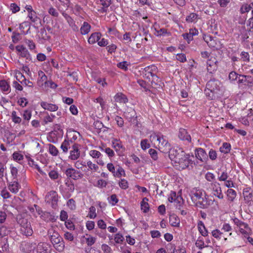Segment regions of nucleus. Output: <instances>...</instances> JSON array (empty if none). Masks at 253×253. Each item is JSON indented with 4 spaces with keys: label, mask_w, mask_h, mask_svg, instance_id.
<instances>
[{
    "label": "nucleus",
    "mask_w": 253,
    "mask_h": 253,
    "mask_svg": "<svg viewBox=\"0 0 253 253\" xmlns=\"http://www.w3.org/2000/svg\"><path fill=\"white\" fill-rule=\"evenodd\" d=\"M169 158L176 169H184L192 163L190 156L186 154L181 148L176 147L170 149Z\"/></svg>",
    "instance_id": "f257e3e1"
},
{
    "label": "nucleus",
    "mask_w": 253,
    "mask_h": 253,
    "mask_svg": "<svg viewBox=\"0 0 253 253\" xmlns=\"http://www.w3.org/2000/svg\"><path fill=\"white\" fill-rule=\"evenodd\" d=\"M189 194L192 202L196 206L202 208L206 205L205 193L203 190L193 188L190 190Z\"/></svg>",
    "instance_id": "f03ea898"
},
{
    "label": "nucleus",
    "mask_w": 253,
    "mask_h": 253,
    "mask_svg": "<svg viewBox=\"0 0 253 253\" xmlns=\"http://www.w3.org/2000/svg\"><path fill=\"white\" fill-rule=\"evenodd\" d=\"M151 142L157 145L160 150L162 151L169 149V144L168 140L162 134H152L150 136Z\"/></svg>",
    "instance_id": "7ed1b4c3"
},
{
    "label": "nucleus",
    "mask_w": 253,
    "mask_h": 253,
    "mask_svg": "<svg viewBox=\"0 0 253 253\" xmlns=\"http://www.w3.org/2000/svg\"><path fill=\"white\" fill-rule=\"evenodd\" d=\"M17 222L20 224L21 233L26 236H31L33 231L31 223L28 221V219L21 216L17 218Z\"/></svg>",
    "instance_id": "20e7f679"
},
{
    "label": "nucleus",
    "mask_w": 253,
    "mask_h": 253,
    "mask_svg": "<svg viewBox=\"0 0 253 253\" xmlns=\"http://www.w3.org/2000/svg\"><path fill=\"white\" fill-rule=\"evenodd\" d=\"M157 67L155 65H150L144 68L142 71V74L143 77L146 79L150 80L152 79V81L156 80L157 81L158 77L156 75L157 72Z\"/></svg>",
    "instance_id": "39448f33"
},
{
    "label": "nucleus",
    "mask_w": 253,
    "mask_h": 253,
    "mask_svg": "<svg viewBox=\"0 0 253 253\" xmlns=\"http://www.w3.org/2000/svg\"><path fill=\"white\" fill-rule=\"evenodd\" d=\"M203 39L208 46L213 49L219 50L221 47L220 41L215 37H212L210 35H204Z\"/></svg>",
    "instance_id": "423d86ee"
},
{
    "label": "nucleus",
    "mask_w": 253,
    "mask_h": 253,
    "mask_svg": "<svg viewBox=\"0 0 253 253\" xmlns=\"http://www.w3.org/2000/svg\"><path fill=\"white\" fill-rule=\"evenodd\" d=\"M106 167L107 169L112 173L115 177L121 178L126 175L124 169L120 166L118 165L115 168L113 163H109L107 164Z\"/></svg>",
    "instance_id": "0eeeda50"
},
{
    "label": "nucleus",
    "mask_w": 253,
    "mask_h": 253,
    "mask_svg": "<svg viewBox=\"0 0 253 253\" xmlns=\"http://www.w3.org/2000/svg\"><path fill=\"white\" fill-rule=\"evenodd\" d=\"M57 225L53 223L51 225L50 228L48 230V235L49 236L52 244L58 243L57 242H59V241L62 239L57 230Z\"/></svg>",
    "instance_id": "6e6552de"
},
{
    "label": "nucleus",
    "mask_w": 253,
    "mask_h": 253,
    "mask_svg": "<svg viewBox=\"0 0 253 253\" xmlns=\"http://www.w3.org/2000/svg\"><path fill=\"white\" fill-rule=\"evenodd\" d=\"M124 117L128 122L134 125H137V116L135 110L132 108H127L124 113Z\"/></svg>",
    "instance_id": "1a4fd4ad"
},
{
    "label": "nucleus",
    "mask_w": 253,
    "mask_h": 253,
    "mask_svg": "<svg viewBox=\"0 0 253 253\" xmlns=\"http://www.w3.org/2000/svg\"><path fill=\"white\" fill-rule=\"evenodd\" d=\"M81 145L77 143H74L72 145L68 158L72 161L77 160L81 156L80 148Z\"/></svg>",
    "instance_id": "9d476101"
},
{
    "label": "nucleus",
    "mask_w": 253,
    "mask_h": 253,
    "mask_svg": "<svg viewBox=\"0 0 253 253\" xmlns=\"http://www.w3.org/2000/svg\"><path fill=\"white\" fill-rule=\"evenodd\" d=\"M45 201L50 204L53 208L56 209L58 201V195L57 193L54 191L49 192L45 197Z\"/></svg>",
    "instance_id": "9b49d317"
},
{
    "label": "nucleus",
    "mask_w": 253,
    "mask_h": 253,
    "mask_svg": "<svg viewBox=\"0 0 253 253\" xmlns=\"http://www.w3.org/2000/svg\"><path fill=\"white\" fill-rule=\"evenodd\" d=\"M65 173L68 177L72 178L74 180H77L82 178L83 176V174L81 172V171L75 169L73 168L67 169L65 170Z\"/></svg>",
    "instance_id": "f8f14e48"
},
{
    "label": "nucleus",
    "mask_w": 253,
    "mask_h": 253,
    "mask_svg": "<svg viewBox=\"0 0 253 253\" xmlns=\"http://www.w3.org/2000/svg\"><path fill=\"white\" fill-rule=\"evenodd\" d=\"M88 154L93 159H96V162L98 165L102 166L104 165L105 163L102 159L103 155L99 151L91 150L89 151Z\"/></svg>",
    "instance_id": "ddd939ff"
},
{
    "label": "nucleus",
    "mask_w": 253,
    "mask_h": 253,
    "mask_svg": "<svg viewBox=\"0 0 253 253\" xmlns=\"http://www.w3.org/2000/svg\"><path fill=\"white\" fill-rule=\"evenodd\" d=\"M51 246L45 242H41L37 246L36 253H51Z\"/></svg>",
    "instance_id": "4468645a"
},
{
    "label": "nucleus",
    "mask_w": 253,
    "mask_h": 253,
    "mask_svg": "<svg viewBox=\"0 0 253 253\" xmlns=\"http://www.w3.org/2000/svg\"><path fill=\"white\" fill-rule=\"evenodd\" d=\"M81 137L80 133L72 128L68 129L67 131L66 137L67 139L70 140L72 143L77 140L78 139H80Z\"/></svg>",
    "instance_id": "2eb2a0df"
},
{
    "label": "nucleus",
    "mask_w": 253,
    "mask_h": 253,
    "mask_svg": "<svg viewBox=\"0 0 253 253\" xmlns=\"http://www.w3.org/2000/svg\"><path fill=\"white\" fill-rule=\"evenodd\" d=\"M212 235L214 237L213 239V245L216 247V251H220V239L221 233L218 229L214 230L212 231Z\"/></svg>",
    "instance_id": "dca6fc26"
},
{
    "label": "nucleus",
    "mask_w": 253,
    "mask_h": 253,
    "mask_svg": "<svg viewBox=\"0 0 253 253\" xmlns=\"http://www.w3.org/2000/svg\"><path fill=\"white\" fill-rule=\"evenodd\" d=\"M36 244L32 242H23L21 245V250L25 253H30L35 249Z\"/></svg>",
    "instance_id": "f3484780"
},
{
    "label": "nucleus",
    "mask_w": 253,
    "mask_h": 253,
    "mask_svg": "<svg viewBox=\"0 0 253 253\" xmlns=\"http://www.w3.org/2000/svg\"><path fill=\"white\" fill-rule=\"evenodd\" d=\"M40 105L44 110H47L50 112H55L58 109V106L57 105L45 101L41 102Z\"/></svg>",
    "instance_id": "a211bd4d"
},
{
    "label": "nucleus",
    "mask_w": 253,
    "mask_h": 253,
    "mask_svg": "<svg viewBox=\"0 0 253 253\" xmlns=\"http://www.w3.org/2000/svg\"><path fill=\"white\" fill-rule=\"evenodd\" d=\"M112 146L117 153H120L124 150V147L120 139L113 138L112 140Z\"/></svg>",
    "instance_id": "6ab92c4d"
},
{
    "label": "nucleus",
    "mask_w": 253,
    "mask_h": 253,
    "mask_svg": "<svg viewBox=\"0 0 253 253\" xmlns=\"http://www.w3.org/2000/svg\"><path fill=\"white\" fill-rule=\"evenodd\" d=\"M10 170L11 176L10 177H8V175L5 173V177L7 182H9V181H12L13 180H17V177L18 174V169H17L11 165L10 167Z\"/></svg>",
    "instance_id": "aec40b11"
},
{
    "label": "nucleus",
    "mask_w": 253,
    "mask_h": 253,
    "mask_svg": "<svg viewBox=\"0 0 253 253\" xmlns=\"http://www.w3.org/2000/svg\"><path fill=\"white\" fill-rule=\"evenodd\" d=\"M8 183V189L13 193H17L20 188V185L17 180H13L11 182L9 181Z\"/></svg>",
    "instance_id": "412c9836"
},
{
    "label": "nucleus",
    "mask_w": 253,
    "mask_h": 253,
    "mask_svg": "<svg viewBox=\"0 0 253 253\" xmlns=\"http://www.w3.org/2000/svg\"><path fill=\"white\" fill-rule=\"evenodd\" d=\"M212 194L219 199L221 198V188L219 183L215 182L212 185Z\"/></svg>",
    "instance_id": "4be33fe9"
},
{
    "label": "nucleus",
    "mask_w": 253,
    "mask_h": 253,
    "mask_svg": "<svg viewBox=\"0 0 253 253\" xmlns=\"http://www.w3.org/2000/svg\"><path fill=\"white\" fill-rule=\"evenodd\" d=\"M0 89L4 93L8 94L11 91L9 84L4 80L0 81Z\"/></svg>",
    "instance_id": "5701e85b"
},
{
    "label": "nucleus",
    "mask_w": 253,
    "mask_h": 253,
    "mask_svg": "<svg viewBox=\"0 0 253 253\" xmlns=\"http://www.w3.org/2000/svg\"><path fill=\"white\" fill-rule=\"evenodd\" d=\"M38 84L40 87L43 86L44 83L47 81V77L44 72L41 70L38 72Z\"/></svg>",
    "instance_id": "b1692460"
},
{
    "label": "nucleus",
    "mask_w": 253,
    "mask_h": 253,
    "mask_svg": "<svg viewBox=\"0 0 253 253\" xmlns=\"http://www.w3.org/2000/svg\"><path fill=\"white\" fill-rule=\"evenodd\" d=\"M179 138L182 140H186L188 142L191 141V136L188 134L187 130L184 128H180L178 133Z\"/></svg>",
    "instance_id": "393cba45"
},
{
    "label": "nucleus",
    "mask_w": 253,
    "mask_h": 253,
    "mask_svg": "<svg viewBox=\"0 0 253 253\" xmlns=\"http://www.w3.org/2000/svg\"><path fill=\"white\" fill-rule=\"evenodd\" d=\"M101 37V34L99 32H95L91 34L88 39V42L89 44H93L98 42Z\"/></svg>",
    "instance_id": "a878e982"
},
{
    "label": "nucleus",
    "mask_w": 253,
    "mask_h": 253,
    "mask_svg": "<svg viewBox=\"0 0 253 253\" xmlns=\"http://www.w3.org/2000/svg\"><path fill=\"white\" fill-rule=\"evenodd\" d=\"M200 19V17L198 14H197L196 13L192 12V13H190L188 15H187L186 16L185 20L187 23H195Z\"/></svg>",
    "instance_id": "bb28decb"
},
{
    "label": "nucleus",
    "mask_w": 253,
    "mask_h": 253,
    "mask_svg": "<svg viewBox=\"0 0 253 253\" xmlns=\"http://www.w3.org/2000/svg\"><path fill=\"white\" fill-rule=\"evenodd\" d=\"M228 177V176L227 172H222V181H224L223 183H222V185L229 188L234 187V183L231 180H227Z\"/></svg>",
    "instance_id": "cd10ccee"
},
{
    "label": "nucleus",
    "mask_w": 253,
    "mask_h": 253,
    "mask_svg": "<svg viewBox=\"0 0 253 253\" xmlns=\"http://www.w3.org/2000/svg\"><path fill=\"white\" fill-rule=\"evenodd\" d=\"M16 50L18 52L19 55L22 57H27L29 52L25 47L22 45H18L15 47Z\"/></svg>",
    "instance_id": "c85d7f7f"
},
{
    "label": "nucleus",
    "mask_w": 253,
    "mask_h": 253,
    "mask_svg": "<svg viewBox=\"0 0 253 253\" xmlns=\"http://www.w3.org/2000/svg\"><path fill=\"white\" fill-rule=\"evenodd\" d=\"M73 144V143H72L70 140L66 138L62 143L60 148L62 149L63 153H67L69 149L71 148L72 145Z\"/></svg>",
    "instance_id": "c756f323"
},
{
    "label": "nucleus",
    "mask_w": 253,
    "mask_h": 253,
    "mask_svg": "<svg viewBox=\"0 0 253 253\" xmlns=\"http://www.w3.org/2000/svg\"><path fill=\"white\" fill-rule=\"evenodd\" d=\"M196 158L202 162L205 161L207 159V154L202 148H198L195 152Z\"/></svg>",
    "instance_id": "7c9ffc66"
},
{
    "label": "nucleus",
    "mask_w": 253,
    "mask_h": 253,
    "mask_svg": "<svg viewBox=\"0 0 253 253\" xmlns=\"http://www.w3.org/2000/svg\"><path fill=\"white\" fill-rule=\"evenodd\" d=\"M91 26L87 22H84L80 28L81 34L83 35L87 34L90 31Z\"/></svg>",
    "instance_id": "2f4dec72"
},
{
    "label": "nucleus",
    "mask_w": 253,
    "mask_h": 253,
    "mask_svg": "<svg viewBox=\"0 0 253 253\" xmlns=\"http://www.w3.org/2000/svg\"><path fill=\"white\" fill-rule=\"evenodd\" d=\"M114 99L116 102L119 103H126L128 101L126 96L122 93H117L114 97Z\"/></svg>",
    "instance_id": "473e14b6"
},
{
    "label": "nucleus",
    "mask_w": 253,
    "mask_h": 253,
    "mask_svg": "<svg viewBox=\"0 0 253 253\" xmlns=\"http://www.w3.org/2000/svg\"><path fill=\"white\" fill-rule=\"evenodd\" d=\"M148 199L147 198H144L141 202V210L143 212L147 213L149 211V205L148 203Z\"/></svg>",
    "instance_id": "72a5a7b5"
},
{
    "label": "nucleus",
    "mask_w": 253,
    "mask_h": 253,
    "mask_svg": "<svg viewBox=\"0 0 253 253\" xmlns=\"http://www.w3.org/2000/svg\"><path fill=\"white\" fill-rule=\"evenodd\" d=\"M198 230L201 235L203 236L208 235V231L206 229L204 223L202 221H199L198 223Z\"/></svg>",
    "instance_id": "f704fd0d"
},
{
    "label": "nucleus",
    "mask_w": 253,
    "mask_h": 253,
    "mask_svg": "<svg viewBox=\"0 0 253 253\" xmlns=\"http://www.w3.org/2000/svg\"><path fill=\"white\" fill-rule=\"evenodd\" d=\"M99 149L101 151L104 152L110 159L113 158L115 156V152L109 147L100 146Z\"/></svg>",
    "instance_id": "c9c22d12"
},
{
    "label": "nucleus",
    "mask_w": 253,
    "mask_h": 253,
    "mask_svg": "<svg viewBox=\"0 0 253 253\" xmlns=\"http://www.w3.org/2000/svg\"><path fill=\"white\" fill-rule=\"evenodd\" d=\"M228 200L230 201H233L236 197V192L235 190L232 189H228L226 191H225Z\"/></svg>",
    "instance_id": "e433bc0d"
},
{
    "label": "nucleus",
    "mask_w": 253,
    "mask_h": 253,
    "mask_svg": "<svg viewBox=\"0 0 253 253\" xmlns=\"http://www.w3.org/2000/svg\"><path fill=\"white\" fill-rule=\"evenodd\" d=\"M248 188L244 189L243 190V196L246 203H249L252 200L253 194L249 192Z\"/></svg>",
    "instance_id": "4c0bfd02"
},
{
    "label": "nucleus",
    "mask_w": 253,
    "mask_h": 253,
    "mask_svg": "<svg viewBox=\"0 0 253 253\" xmlns=\"http://www.w3.org/2000/svg\"><path fill=\"white\" fill-rule=\"evenodd\" d=\"M169 222L172 226L178 227L180 224L179 219L175 215H170Z\"/></svg>",
    "instance_id": "58836bf2"
},
{
    "label": "nucleus",
    "mask_w": 253,
    "mask_h": 253,
    "mask_svg": "<svg viewBox=\"0 0 253 253\" xmlns=\"http://www.w3.org/2000/svg\"><path fill=\"white\" fill-rule=\"evenodd\" d=\"M57 87V85L54 82H53L51 80L47 81L44 84L43 86L41 87L44 89H47L48 88H51L52 89H55Z\"/></svg>",
    "instance_id": "ea45409f"
},
{
    "label": "nucleus",
    "mask_w": 253,
    "mask_h": 253,
    "mask_svg": "<svg viewBox=\"0 0 253 253\" xmlns=\"http://www.w3.org/2000/svg\"><path fill=\"white\" fill-rule=\"evenodd\" d=\"M58 243H52L54 248L59 252H62L63 251L65 247L64 243L63 241V240L59 241V242H57Z\"/></svg>",
    "instance_id": "a19ab883"
},
{
    "label": "nucleus",
    "mask_w": 253,
    "mask_h": 253,
    "mask_svg": "<svg viewBox=\"0 0 253 253\" xmlns=\"http://www.w3.org/2000/svg\"><path fill=\"white\" fill-rule=\"evenodd\" d=\"M11 117L12 122L15 124H20L22 122L21 118L17 115L15 111L12 112Z\"/></svg>",
    "instance_id": "79ce46f5"
},
{
    "label": "nucleus",
    "mask_w": 253,
    "mask_h": 253,
    "mask_svg": "<svg viewBox=\"0 0 253 253\" xmlns=\"http://www.w3.org/2000/svg\"><path fill=\"white\" fill-rule=\"evenodd\" d=\"M155 30L157 32V36H169L170 35V33L165 28H162L159 30L155 29Z\"/></svg>",
    "instance_id": "37998d69"
},
{
    "label": "nucleus",
    "mask_w": 253,
    "mask_h": 253,
    "mask_svg": "<svg viewBox=\"0 0 253 253\" xmlns=\"http://www.w3.org/2000/svg\"><path fill=\"white\" fill-rule=\"evenodd\" d=\"M109 203L112 206L116 205L119 202V199L116 194H112L108 198Z\"/></svg>",
    "instance_id": "c03bdc74"
},
{
    "label": "nucleus",
    "mask_w": 253,
    "mask_h": 253,
    "mask_svg": "<svg viewBox=\"0 0 253 253\" xmlns=\"http://www.w3.org/2000/svg\"><path fill=\"white\" fill-rule=\"evenodd\" d=\"M49 153L53 156H57L58 155L59 151L57 148L52 144L48 145Z\"/></svg>",
    "instance_id": "a18cd8bd"
},
{
    "label": "nucleus",
    "mask_w": 253,
    "mask_h": 253,
    "mask_svg": "<svg viewBox=\"0 0 253 253\" xmlns=\"http://www.w3.org/2000/svg\"><path fill=\"white\" fill-rule=\"evenodd\" d=\"M23 118L25 121L29 122L32 117V112L30 110H25L22 114Z\"/></svg>",
    "instance_id": "49530a36"
},
{
    "label": "nucleus",
    "mask_w": 253,
    "mask_h": 253,
    "mask_svg": "<svg viewBox=\"0 0 253 253\" xmlns=\"http://www.w3.org/2000/svg\"><path fill=\"white\" fill-rule=\"evenodd\" d=\"M124 239L123 235L120 233L116 234L114 236V241L117 244H122Z\"/></svg>",
    "instance_id": "de8ad7c7"
},
{
    "label": "nucleus",
    "mask_w": 253,
    "mask_h": 253,
    "mask_svg": "<svg viewBox=\"0 0 253 253\" xmlns=\"http://www.w3.org/2000/svg\"><path fill=\"white\" fill-rule=\"evenodd\" d=\"M86 165L88 167V169L93 171H97L99 169V167L90 161H88L86 163Z\"/></svg>",
    "instance_id": "09e8293b"
},
{
    "label": "nucleus",
    "mask_w": 253,
    "mask_h": 253,
    "mask_svg": "<svg viewBox=\"0 0 253 253\" xmlns=\"http://www.w3.org/2000/svg\"><path fill=\"white\" fill-rule=\"evenodd\" d=\"M96 216L95 208L94 206L90 207L87 216L90 219H94Z\"/></svg>",
    "instance_id": "8fccbe9b"
},
{
    "label": "nucleus",
    "mask_w": 253,
    "mask_h": 253,
    "mask_svg": "<svg viewBox=\"0 0 253 253\" xmlns=\"http://www.w3.org/2000/svg\"><path fill=\"white\" fill-rule=\"evenodd\" d=\"M130 65L127 61L120 62L117 64V67L124 71H126L128 69V66Z\"/></svg>",
    "instance_id": "3c124183"
},
{
    "label": "nucleus",
    "mask_w": 253,
    "mask_h": 253,
    "mask_svg": "<svg viewBox=\"0 0 253 253\" xmlns=\"http://www.w3.org/2000/svg\"><path fill=\"white\" fill-rule=\"evenodd\" d=\"M9 233V230L5 226H0V238L7 236Z\"/></svg>",
    "instance_id": "603ef678"
},
{
    "label": "nucleus",
    "mask_w": 253,
    "mask_h": 253,
    "mask_svg": "<svg viewBox=\"0 0 253 253\" xmlns=\"http://www.w3.org/2000/svg\"><path fill=\"white\" fill-rule=\"evenodd\" d=\"M85 166V163L83 161L76 160L74 163V167L78 169H82Z\"/></svg>",
    "instance_id": "864d4df0"
},
{
    "label": "nucleus",
    "mask_w": 253,
    "mask_h": 253,
    "mask_svg": "<svg viewBox=\"0 0 253 253\" xmlns=\"http://www.w3.org/2000/svg\"><path fill=\"white\" fill-rule=\"evenodd\" d=\"M231 150V145L227 142L222 143V153L227 154L230 152Z\"/></svg>",
    "instance_id": "5fc2aeb1"
},
{
    "label": "nucleus",
    "mask_w": 253,
    "mask_h": 253,
    "mask_svg": "<svg viewBox=\"0 0 253 253\" xmlns=\"http://www.w3.org/2000/svg\"><path fill=\"white\" fill-rule=\"evenodd\" d=\"M141 148L142 150H145L150 147L148 140L146 139H142L140 142Z\"/></svg>",
    "instance_id": "6e6d98bb"
},
{
    "label": "nucleus",
    "mask_w": 253,
    "mask_h": 253,
    "mask_svg": "<svg viewBox=\"0 0 253 253\" xmlns=\"http://www.w3.org/2000/svg\"><path fill=\"white\" fill-rule=\"evenodd\" d=\"M120 187L122 189H126L128 187V183L125 179H121L119 182Z\"/></svg>",
    "instance_id": "4d7b16f0"
},
{
    "label": "nucleus",
    "mask_w": 253,
    "mask_h": 253,
    "mask_svg": "<svg viewBox=\"0 0 253 253\" xmlns=\"http://www.w3.org/2000/svg\"><path fill=\"white\" fill-rule=\"evenodd\" d=\"M13 159L14 161L19 162L22 160L24 158L23 155L20 153L19 152H15L12 155Z\"/></svg>",
    "instance_id": "13d9d810"
},
{
    "label": "nucleus",
    "mask_w": 253,
    "mask_h": 253,
    "mask_svg": "<svg viewBox=\"0 0 253 253\" xmlns=\"http://www.w3.org/2000/svg\"><path fill=\"white\" fill-rule=\"evenodd\" d=\"M55 116L52 114L49 115L48 113L46 114V115L43 118V122L45 124H47L49 123H51L53 122L54 118Z\"/></svg>",
    "instance_id": "bf43d9fd"
},
{
    "label": "nucleus",
    "mask_w": 253,
    "mask_h": 253,
    "mask_svg": "<svg viewBox=\"0 0 253 253\" xmlns=\"http://www.w3.org/2000/svg\"><path fill=\"white\" fill-rule=\"evenodd\" d=\"M96 238L90 235L87 236L85 238L86 243L88 246H91L93 245L96 241Z\"/></svg>",
    "instance_id": "052dcab7"
},
{
    "label": "nucleus",
    "mask_w": 253,
    "mask_h": 253,
    "mask_svg": "<svg viewBox=\"0 0 253 253\" xmlns=\"http://www.w3.org/2000/svg\"><path fill=\"white\" fill-rule=\"evenodd\" d=\"M234 223L238 227H243L244 228L248 227V224L244 222H242L239 220L237 218H235L233 219Z\"/></svg>",
    "instance_id": "680f3d73"
},
{
    "label": "nucleus",
    "mask_w": 253,
    "mask_h": 253,
    "mask_svg": "<svg viewBox=\"0 0 253 253\" xmlns=\"http://www.w3.org/2000/svg\"><path fill=\"white\" fill-rule=\"evenodd\" d=\"M9 8L12 13H15L20 10V7L15 3H11Z\"/></svg>",
    "instance_id": "e2e57ef3"
},
{
    "label": "nucleus",
    "mask_w": 253,
    "mask_h": 253,
    "mask_svg": "<svg viewBox=\"0 0 253 253\" xmlns=\"http://www.w3.org/2000/svg\"><path fill=\"white\" fill-rule=\"evenodd\" d=\"M28 102L25 97H21L18 100V104L22 107H25L27 106Z\"/></svg>",
    "instance_id": "0e129e2a"
},
{
    "label": "nucleus",
    "mask_w": 253,
    "mask_h": 253,
    "mask_svg": "<svg viewBox=\"0 0 253 253\" xmlns=\"http://www.w3.org/2000/svg\"><path fill=\"white\" fill-rule=\"evenodd\" d=\"M240 77L245 78L246 82L253 86V77L251 76L240 75Z\"/></svg>",
    "instance_id": "69168bd1"
},
{
    "label": "nucleus",
    "mask_w": 253,
    "mask_h": 253,
    "mask_svg": "<svg viewBox=\"0 0 253 253\" xmlns=\"http://www.w3.org/2000/svg\"><path fill=\"white\" fill-rule=\"evenodd\" d=\"M15 77L16 80L20 83L22 79L25 78L24 76L20 71L17 70L15 71Z\"/></svg>",
    "instance_id": "338daca9"
},
{
    "label": "nucleus",
    "mask_w": 253,
    "mask_h": 253,
    "mask_svg": "<svg viewBox=\"0 0 253 253\" xmlns=\"http://www.w3.org/2000/svg\"><path fill=\"white\" fill-rule=\"evenodd\" d=\"M101 250L103 253H111V248L106 244H102L101 245Z\"/></svg>",
    "instance_id": "774afa93"
}]
</instances>
